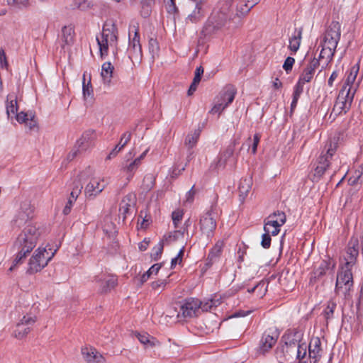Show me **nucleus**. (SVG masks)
Segmentation results:
<instances>
[{
	"mask_svg": "<svg viewBox=\"0 0 363 363\" xmlns=\"http://www.w3.org/2000/svg\"><path fill=\"white\" fill-rule=\"evenodd\" d=\"M40 235V231L36 225L29 223L23 228L22 232L18 236L14 246L18 250L17 257L16 259L18 263L20 260L30 253L35 247L37 240Z\"/></svg>",
	"mask_w": 363,
	"mask_h": 363,
	"instance_id": "nucleus-1",
	"label": "nucleus"
},
{
	"mask_svg": "<svg viewBox=\"0 0 363 363\" xmlns=\"http://www.w3.org/2000/svg\"><path fill=\"white\" fill-rule=\"evenodd\" d=\"M235 18L229 11L228 6L224 4L219 11L213 13L204 26L206 35H211L223 28H230L235 26Z\"/></svg>",
	"mask_w": 363,
	"mask_h": 363,
	"instance_id": "nucleus-2",
	"label": "nucleus"
},
{
	"mask_svg": "<svg viewBox=\"0 0 363 363\" xmlns=\"http://www.w3.org/2000/svg\"><path fill=\"white\" fill-rule=\"evenodd\" d=\"M337 148V142L334 138L328 140L318 159V165L314 169L313 180L319 179L325 173L326 169L330 167V160L335 153Z\"/></svg>",
	"mask_w": 363,
	"mask_h": 363,
	"instance_id": "nucleus-3",
	"label": "nucleus"
},
{
	"mask_svg": "<svg viewBox=\"0 0 363 363\" xmlns=\"http://www.w3.org/2000/svg\"><path fill=\"white\" fill-rule=\"evenodd\" d=\"M117 40L118 29L116 25L112 23H106L103 28L101 37L96 38L101 57H104L108 55V50L109 46H116Z\"/></svg>",
	"mask_w": 363,
	"mask_h": 363,
	"instance_id": "nucleus-4",
	"label": "nucleus"
},
{
	"mask_svg": "<svg viewBox=\"0 0 363 363\" xmlns=\"http://www.w3.org/2000/svg\"><path fill=\"white\" fill-rule=\"evenodd\" d=\"M356 89L351 87H342L330 113L333 119L337 116L346 113L351 108Z\"/></svg>",
	"mask_w": 363,
	"mask_h": 363,
	"instance_id": "nucleus-5",
	"label": "nucleus"
},
{
	"mask_svg": "<svg viewBox=\"0 0 363 363\" xmlns=\"http://www.w3.org/2000/svg\"><path fill=\"white\" fill-rule=\"evenodd\" d=\"M56 250L52 251L51 248L47 250L45 247H38L30 259L28 272H40L52 258Z\"/></svg>",
	"mask_w": 363,
	"mask_h": 363,
	"instance_id": "nucleus-6",
	"label": "nucleus"
},
{
	"mask_svg": "<svg viewBox=\"0 0 363 363\" xmlns=\"http://www.w3.org/2000/svg\"><path fill=\"white\" fill-rule=\"evenodd\" d=\"M359 245L357 239H352L348 244L345 255L340 259L342 272H350L355 270L356 259L359 255Z\"/></svg>",
	"mask_w": 363,
	"mask_h": 363,
	"instance_id": "nucleus-7",
	"label": "nucleus"
},
{
	"mask_svg": "<svg viewBox=\"0 0 363 363\" xmlns=\"http://www.w3.org/2000/svg\"><path fill=\"white\" fill-rule=\"evenodd\" d=\"M225 4L228 6L229 11L235 18V26H238L240 18L247 13L254 6L247 0H226Z\"/></svg>",
	"mask_w": 363,
	"mask_h": 363,
	"instance_id": "nucleus-8",
	"label": "nucleus"
},
{
	"mask_svg": "<svg viewBox=\"0 0 363 363\" xmlns=\"http://www.w3.org/2000/svg\"><path fill=\"white\" fill-rule=\"evenodd\" d=\"M279 333L275 328L267 329L262 335L259 342L258 351L262 354L269 352L272 348L276 345Z\"/></svg>",
	"mask_w": 363,
	"mask_h": 363,
	"instance_id": "nucleus-9",
	"label": "nucleus"
},
{
	"mask_svg": "<svg viewBox=\"0 0 363 363\" xmlns=\"http://www.w3.org/2000/svg\"><path fill=\"white\" fill-rule=\"evenodd\" d=\"M201 301L194 298H186L180 306V311L177 313V317L179 320L182 318H191L197 316L200 310Z\"/></svg>",
	"mask_w": 363,
	"mask_h": 363,
	"instance_id": "nucleus-10",
	"label": "nucleus"
},
{
	"mask_svg": "<svg viewBox=\"0 0 363 363\" xmlns=\"http://www.w3.org/2000/svg\"><path fill=\"white\" fill-rule=\"evenodd\" d=\"M341 36V25L337 21H332L325 30L323 43L330 47L337 48Z\"/></svg>",
	"mask_w": 363,
	"mask_h": 363,
	"instance_id": "nucleus-11",
	"label": "nucleus"
},
{
	"mask_svg": "<svg viewBox=\"0 0 363 363\" xmlns=\"http://www.w3.org/2000/svg\"><path fill=\"white\" fill-rule=\"evenodd\" d=\"M107 183L104 178L94 177L90 179L84 189L85 196L88 199H93L99 195L106 188Z\"/></svg>",
	"mask_w": 363,
	"mask_h": 363,
	"instance_id": "nucleus-12",
	"label": "nucleus"
},
{
	"mask_svg": "<svg viewBox=\"0 0 363 363\" xmlns=\"http://www.w3.org/2000/svg\"><path fill=\"white\" fill-rule=\"evenodd\" d=\"M216 228V213L208 211L200 219V229L208 238H211Z\"/></svg>",
	"mask_w": 363,
	"mask_h": 363,
	"instance_id": "nucleus-13",
	"label": "nucleus"
},
{
	"mask_svg": "<svg viewBox=\"0 0 363 363\" xmlns=\"http://www.w3.org/2000/svg\"><path fill=\"white\" fill-rule=\"evenodd\" d=\"M33 208L29 201H25L21 203L20 210L16 216L14 223L18 227L27 223L29 219L33 217Z\"/></svg>",
	"mask_w": 363,
	"mask_h": 363,
	"instance_id": "nucleus-14",
	"label": "nucleus"
},
{
	"mask_svg": "<svg viewBox=\"0 0 363 363\" xmlns=\"http://www.w3.org/2000/svg\"><path fill=\"white\" fill-rule=\"evenodd\" d=\"M353 286L352 274H337L335 290L346 295Z\"/></svg>",
	"mask_w": 363,
	"mask_h": 363,
	"instance_id": "nucleus-15",
	"label": "nucleus"
},
{
	"mask_svg": "<svg viewBox=\"0 0 363 363\" xmlns=\"http://www.w3.org/2000/svg\"><path fill=\"white\" fill-rule=\"evenodd\" d=\"M135 203L136 196L133 194H128L123 198L120 203L119 212L120 215H122L123 220L133 213Z\"/></svg>",
	"mask_w": 363,
	"mask_h": 363,
	"instance_id": "nucleus-16",
	"label": "nucleus"
},
{
	"mask_svg": "<svg viewBox=\"0 0 363 363\" xmlns=\"http://www.w3.org/2000/svg\"><path fill=\"white\" fill-rule=\"evenodd\" d=\"M96 281L99 283L101 291L106 292L116 285L117 277L113 274H99L96 277Z\"/></svg>",
	"mask_w": 363,
	"mask_h": 363,
	"instance_id": "nucleus-17",
	"label": "nucleus"
},
{
	"mask_svg": "<svg viewBox=\"0 0 363 363\" xmlns=\"http://www.w3.org/2000/svg\"><path fill=\"white\" fill-rule=\"evenodd\" d=\"M319 66V60L313 57L307 65L306 67L303 69L302 74L300 75L298 82H300V83H303V84L306 82H310L314 76L315 69Z\"/></svg>",
	"mask_w": 363,
	"mask_h": 363,
	"instance_id": "nucleus-18",
	"label": "nucleus"
},
{
	"mask_svg": "<svg viewBox=\"0 0 363 363\" xmlns=\"http://www.w3.org/2000/svg\"><path fill=\"white\" fill-rule=\"evenodd\" d=\"M95 138V132L91 130H87L84 132L82 135L81 138L77 141L75 147L79 148V150H81L84 151L93 145Z\"/></svg>",
	"mask_w": 363,
	"mask_h": 363,
	"instance_id": "nucleus-19",
	"label": "nucleus"
},
{
	"mask_svg": "<svg viewBox=\"0 0 363 363\" xmlns=\"http://www.w3.org/2000/svg\"><path fill=\"white\" fill-rule=\"evenodd\" d=\"M128 51L130 58L140 59L142 56L140 35L138 31L135 32L133 39L129 42Z\"/></svg>",
	"mask_w": 363,
	"mask_h": 363,
	"instance_id": "nucleus-20",
	"label": "nucleus"
},
{
	"mask_svg": "<svg viewBox=\"0 0 363 363\" xmlns=\"http://www.w3.org/2000/svg\"><path fill=\"white\" fill-rule=\"evenodd\" d=\"M82 354L88 363H103L104 357L94 348H82Z\"/></svg>",
	"mask_w": 363,
	"mask_h": 363,
	"instance_id": "nucleus-21",
	"label": "nucleus"
},
{
	"mask_svg": "<svg viewBox=\"0 0 363 363\" xmlns=\"http://www.w3.org/2000/svg\"><path fill=\"white\" fill-rule=\"evenodd\" d=\"M321 341L319 337L311 339L308 345V352L310 358L314 359L313 363H318L321 357Z\"/></svg>",
	"mask_w": 363,
	"mask_h": 363,
	"instance_id": "nucleus-22",
	"label": "nucleus"
},
{
	"mask_svg": "<svg viewBox=\"0 0 363 363\" xmlns=\"http://www.w3.org/2000/svg\"><path fill=\"white\" fill-rule=\"evenodd\" d=\"M236 89L232 85H227L218 96L221 101L228 107L230 104L235 96Z\"/></svg>",
	"mask_w": 363,
	"mask_h": 363,
	"instance_id": "nucleus-23",
	"label": "nucleus"
},
{
	"mask_svg": "<svg viewBox=\"0 0 363 363\" xmlns=\"http://www.w3.org/2000/svg\"><path fill=\"white\" fill-rule=\"evenodd\" d=\"M131 139V133L125 132L124 133L120 139L118 144L116 145V147L111 150V152L108 154L106 157V160H111L115 157L118 152H120L123 148L130 142Z\"/></svg>",
	"mask_w": 363,
	"mask_h": 363,
	"instance_id": "nucleus-24",
	"label": "nucleus"
},
{
	"mask_svg": "<svg viewBox=\"0 0 363 363\" xmlns=\"http://www.w3.org/2000/svg\"><path fill=\"white\" fill-rule=\"evenodd\" d=\"M113 69L114 67L110 62H106L102 65L101 77L104 85L108 86L111 85Z\"/></svg>",
	"mask_w": 363,
	"mask_h": 363,
	"instance_id": "nucleus-25",
	"label": "nucleus"
},
{
	"mask_svg": "<svg viewBox=\"0 0 363 363\" xmlns=\"http://www.w3.org/2000/svg\"><path fill=\"white\" fill-rule=\"evenodd\" d=\"M18 104L17 96L15 93H11L7 96L6 113L9 118H13L17 113Z\"/></svg>",
	"mask_w": 363,
	"mask_h": 363,
	"instance_id": "nucleus-26",
	"label": "nucleus"
},
{
	"mask_svg": "<svg viewBox=\"0 0 363 363\" xmlns=\"http://www.w3.org/2000/svg\"><path fill=\"white\" fill-rule=\"evenodd\" d=\"M91 79V74H88L86 72H84L83 74L82 91L83 96L85 99L89 97L92 99L94 96Z\"/></svg>",
	"mask_w": 363,
	"mask_h": 363,
	"instance_id": "nucleus-27",
	"label": "nucleus"
},
{
	"mask_svg": "<svg viewBox=\"0 0 363 363\" xmlns=\"http://www.w3.org/2000/svg\"><path fill=\"white\" fill-rule=\"evenodd\" d=\"M277 215L279 216V220H275L276 215H269L264 221V223H269V226H275L278 229L282 226L286 220V216L282 211H277Z\"/></svg>",
	"mask_w": 363,
	"mask_h": 363,
	"instance_id": "nucleus-28",
	"label": "nucleus"
},
{
	"mask_svg": "<svg viewBox=\"0 0 363 363\" xmlns=\"http://www.w3.org/2000/svg\"><path fill=\"white\" fill-rule=\"evenodd\" d=\"M221 298L218 295H215L213 298L201 301L200 310L202 311H211L213 308H216L221 303Z\"/></svg>",
	"mask_w": 363,
	"mask_h": 363,
	"instance_id": "nucleus-29",
	"label": "nucleus"
},
{
	"mask_svg": "<svg viewBox=\"0 0 363 363\" xmlns=\"http://www.w3.org/2000/svg\"><path fill=\"white\" fill-rule=\"evenodd\" d=\"M140 164H139V159H135L133 161L125 164H123L121 169L127 174V179L130 181L135 171L138 169Z\"/></svg>",
	"mask_w": 363,
	"mask_h": 363,
	"instance_id": "nucleus-30",
	"label": "nucleus"
},
{
	"mask_svg": "<svg viewBox=\"0 0 363 363\" xmlns=\"http://www.w3.org/2000/svg\"><path fill=\"white\" fill-rule=\"evenodd\" d=\"M204 17V10L203 9V6H195V8L194 11L188 15V16L186 18V22L191 23H196L199 21H201Z\"/></svg>",
	"mask_w": 363,
	"mask_h": 363,
	"instance_id": "nucleus-31",
	"label": "nucleus"
},
{
	"mask_svg": "<svg viewBox=\"0 0 363 363\" xmlns=\"http://www.w3.org/2000/svg\"><path fill=\"white\" fill-rule=\"evenodd\" d=\"M13 118H16L17 121L19 123H26L30 129L36 126V121L34 120V116L31 113L28 114L24 112H21L19 113H17Z\"/></svg>",
	"mask_w": 363,
	"mask_h": 363,
	"instance_id": "nucleus-32",
	"label": "nucleus"
},
{
	"mask_svg": "<svg viewBox=\"0 0 363 363\" xmlns=\"http://www.w3.org/2000/svg\"><path fill=\"white\" fill-rule=\"evenodd\" d=\"M336 48L328 46L326 44L323 43V48L319 55L320 59H325L326 66L332 61L334 54L335 52Z\"/></svg>",
	"mask_w": 363,
	"mask_h": 363,
	"instance_id": "nucleus-33",
	"label": "nucleus"
},
{
	"mask_svg": "<svg viewBox=\"0 0 363 363\" xmlns=\"http://www.w3.org/2000/svg\"><path fill=\"white\" fill-rule=\"evenodd\" d=\"M302 37V29L296 30L294 35L289 39V48L293 52H296L299 49Z\"/></svg>",
	"mask_w": 363,
	"mask_h": 363,
	"instance_id": "nucleus-34",
	"label": "nucleus"
},
{
	"mask_svg": "<svg viewBox=\"0 0 363 363\" xmlns=\"http://www.w3.org/2000/svg\"><path fill=\"white\" fill-rule=\"evenodd\" d=\"M252 180L251 177H245L240 179L238 189L240 196L244 199L251 189Z\"/></svg>",
	"mask_w": 363,
	"mask_h": 363,
	"instance_id": "nucleus-35",
	"label": "nucleus"
},
{
	"mask_svg": "<svg viewBox=\"0 0 363 363\" xmlns=\"http://www.w3.org/2000/svg\"><path fill=\"white\" fill-rule=\"evenodd\" d=\"M358 71H359V65L357 64V65L353 66L350 69V73L347 75L345 82L344 85L342 86V87L347 86V87H351L352 89H356V87L354 86V82L356 79Z\"/></svg>",
	"mask_w": 363,
	"mask_h": 363,
	"instance_id": "nucleus-36",
	"label": "nucleus"
},
{
	"mask_svg": "<svg viewBox=\"0 0 363 363\" xmlns=\"http://www.w3.org/2000/svg\"><path fill=\"white\" fill-rule=\"evenodd\" d=\"M201 130L199 129L195 130L194 133H189L186 135L184 144L188 148L191 149L196 146L200 136Z\"/></svg>",
	"mask_w": 363,
	"mask_h": 363,
	"instance_id": "nucleus-37",
	"label": "nucleus"
},
{
	"mask_svg": "<svg viewBox=\"0 0 363 363\" xmlns=\"http://www.w3.org/2000/svg\"><path fill=\"white\" fill-rule=\"evenodd\" d=\"M284 338L285 339V344L289 347H297L299 342V335L296 332H289L286 333Z\"/></svg>",
	"mask_w": 363,
	"mask_h": 363,
	"instance_id": "nucleus-38",
	"label": "nucleus"
},
{
	"mask_svg": "<svg viewBox=\"0 0 363 363\" xmlns=\"http://www.w3.org/2000/svg\"><path fill=\"white\" fill-rule=\"evenodd\" d=\"M74 30L69 26H64L62 29V40L65 45H70L73 43Z\"/></svg>",
	"mask_w": 363,
	"mask_h": 363,
	"instance_id": "nucleus-39",
	"label": "nucleus"
},
{
	"mask_svg": "<svg viewBox=\"0 0 363 363\" xmlns=\"http://www.w3.org/2000/svg\"><path fill=\"white\" fill-rule=\"evenodd\" d=\"M335 266V261L328 257L326 259H323L318 266V270L319 272H325V271H333Z\"/></svg>",
	"mask_w": 363,
	"mask_h": 363,
	"instance_id": "nucleus-40",
	"label": "nucleus"
},
{
	"mask_svg": "<svg viewBox=\"0 0 363 363\" xmlns=\"http://www.w3.org/2000/svg\"><path fill=\"white\" fill-rule=\"evenodd\" d=\"M223 245L221 243H216L215 246L210 251L208 260L209 262L212 263L215 262L221 255Z\"/></svg>",
	"mask_w": 363,
	"mask_h": 363,
	"instance_id": "nucleus-41",
	"label": "nucleus"
},
{
	"mask_svg": "<svg viewBox=\"0 0 363 363\" xmlns=\"http://www.w3.org/2000/svg\"><path fill=\"white\" fill-rule=\"evenodd\" d=\"M303 91V84L300 83V82L298 81L297 84H296L294 87V91L293 94V100L291 104V108L293 110L297 104L298 100L301 94V93Z\"/></svg>",
	"mask_w": 363,
	"mask_h": 363,
	"instance_id": "nucleus-42",
	"label": "nucleus"
},
{
	"mask_svg": "<svg viewBox=\"0 0 363 363\" xmlns=\"http://www.w3.org/2000/svg\"><path fill=\"white\" fill-rule=\"evenodd\" d=\"M30 327H26V325L23 323H17L16 325V329L13 331L14 336L18 339H21L25 337L30 332Z\"/></svg>",
	"mask_w": 363,
	"mask_h": 363,
	"instance_id": "nucleus-43",
	"label": "nucleus"
},
{
	"mask_svg": "<svg viewBox=\"0 0 363 363\" xmlns=\"http://www.w3.org/2000/svg\"><path fill=\"white\" fill-rule=\"evenodd\" d=\"M155 184V178L152 174H146L143 181L142 188L144 191H148L151 190Z\"/></svg>",
	"mask_w": 363,
	"mask_h": 363,
	"instance_id": "nucleus-44",
	"label": "nucleus"
},
{
	"mask_svg": "<svg viewBox=\"0 0 363 363\" xmlns=\"http://www.w3.org/2000/svg\"><path fill=\"white\" fill-rule=\"evenodd\" d=\"M90 171H91V169L89 168L87 172H81L78 175L77 179H75L73 182V186H72L73 189H78V190L82 191V189H83L82 180L84 179L86 177H87L89 176Z\"/></svg>",
	"mask_w": 363,
	"mask_h": 363,
	"instance_id": "nucleus-45",
	"label": "nucleus"
},
{
	"mask_svg": "<svg viewBox=\"0 0 363 363\" xmlns=\"http://www.w3.org/2000/svg\"><path fill=\"white\" fill-rule=\"evenodd\" d=\"M155 4V0H142V16L145 18L150 14L152 6Z\"/></svg>",
	"mask_w": 363,
	"mask_h": 363,
	"instance_id": "nucleus-46",
	"label": "nucleus"
},
{
	"mask_svg": "<svg viewBox=\"0 0 363 363\" xmlns=\"http://www.w3.org/2000/svg\"><path fill=\"white\" fill-rule=\"evenodd\" d=\"M164 249L163 240H160L152 250L151 257L157 260L160 257Z\"/></svg>",
	"mask_w": 363,
	"mask_h": 363,
	"instance_id": "nucleus-47",
	"label": "nucleus"
},
{
	"mask_svg": "<svg viewBox=\"0 0 363 363\" xmlns=\"http://www.w3.org/2000/svg\"><path fill=\"white\" fill-rule=\"evenodd\" d=\"M225 108H227V106L223 104V101H221L219 99L217 98L215 104L213 105L212 108L209 111V113L220 114Z\"/></svg>",
	"mask_w": 363,
	"mask_h": 363,
	"instance_id": "nucleus-48",
	"label": "nucleus"
},
{
	"mask_svg": "<svg viewBox=\"0 0 363 363\" xmlns=\"http://www.w3.org/2000/svg\"><path fill=\"white\" fill-rule=\"evenodd\" d=\"M148 45L149 50L152 54V57H154L155 55H157L160 50V47L157 40L155 38H150L149 40Z\"/></svg>",
	"mask_w": 363,
	"mask_h": 363,
	"instance_id": "nucleus-49",
	"label": "nucleus"
},
{
	"mask_svg": "<svg viewBox=\"0 0 363 363\" xmlns=\"http://www.w3.org/2000/svg\"><path fill=\"white\" fill-rule=\"evenodd\" d=\"M35 321L36 317L35 315L27 314L23 315L18 323H23V325H25L26 327H30V328L31 326L35 323Z\"/></svg>",
	"mask_w": 363,
	"mask_h": 363,
	"instance_id": "nucleus-50",
	"label": "nucleus"
},
{
	"mask_svg": "<svg viewBox=\"0 0 363 363\" xmlns=\"http://www.w3.org/2000/svg\"><path fill=\"white\" fill-rule=\"evenodd\" d=\"M307 354V345L305 343L298 344L297 347V358L299 360H303Z\"/></svg>",
	"mask_w": 363,
	"mask_h": 363,
	"instance_id": "nucleus-51",
	"label": "nucleus"
},
{
	"mask_svg": "<svg viewBox=\"0 0 363 363\" xmlns=\"http://www.w3.org/2000/svg\"><path fill=\"white\" fill-rule=\"evenodd\" d=\"M152 274H138L134 277V281L137 285H142L147 281Z\"/></svg>",
	"mask_w": 363,
	"mask_h": 363,
	"instance_id": "nucleus-52",
	"label": "nucleus"
},
{
	"mask_svg": "<svg viewBox=\"0 0 363 363\" xmlns=\"http://www.w3.org/2000/svg\"><path fill=\"white\" fill-rule=\"evenodd\" d=\"M9 5L14 6L18 8H26L28 6V0H7Z\"/></svg>",
	"mask_w": 363,
	"mask_h": 363,
	"instance_id": "nucleus-53",
	"label": "nucleus"
},
{
	"mask_svg": "<svg viewBox=\"0 0 363 363\" xmlns=\"http://www.w3.org/2000/svg\"><path fill=\"white\" fill-rule=\"evenodd\" d=\"M335 308V303L333 301L328 303L327 308L324 311V314L326 319H329L333 316Z\"/></svg>",
	"mask_w": 363,
	"mask_h": 363,
	"instance_id": "nucleus-54",
	"label": "nucleus"
},
{
	"mask_svg": "<svg viewBox=\"0 0 363 363\" xmlns=\"http://www.w3.org/2000/svg\"><path fill=\"white\" fill-rule=\"evenodd\" d=\"M183 217V212L180 210L174 211L172 212V218L175 228H177L178 223L181 221Z\"/></svg>",
	"mask_w": 363,
	"mask_h": 363,
	"instance_id": "nucleus-55",
	"label": "nucleus"
},
{
	"mask_svg": "<svg viewBox=\"0 0 363 363\" xmlns=\"http://www.w3.org/2000/svg\"><path fill=\"white\" fill-rule=\"evenodd\" d=\"M295 62V60L292 57H288L283 65V69L289 73L290 71H291L293 65Z\"/></svg>",
	"mask_w": 363,
	"mask_h": 363,
	"instance_id": "nucleus-56",
	"label": "nucleus"
},
{
	"mask_svg": "<svg viewBox=\"0 0 363 363\" xmlns=\"http://www.w3.org/2000/svg\"><path fill=\"white\" fill-rule=\"evenodd\" d=\"M184 249H181L179 253L177 254V257L172 259L170 267L171 269H174L177 264H181L182 260V256L184 255Z\"/></svg>",
	"mask_w": 363,
	"mask_h": 363,
	"instance_id": "nucleus-57",
	"label": "nucleus"
},
{
	"mask_svg": "<svg viewBox=\"0 0 363 363\" xmlns=\"http://www.w3.org/2000/svg\"><path fill=\"white\" fill-rule=\"evenodd\" d=\"M264 230L266 233L272 235H277L279 234L280 229H278L275 226H269V223H264Z\"/></svg>",
	"mask_w": 363,
	"mask_h": 363,
	"instance_id": "nucleus-58",
	"label": "nucleus"
},
{
	"mask_svg": "<svg viewBox=\"0 0 363 363\" xmlns=\"http://www.w3.org/2000/svg\"><path fill=\"white\" fill-rule=\"evenodd\" d=\"M271 240H271L270 235L265 233L264 234L262 235V242H261L262 246L265 249L269 248L271 245Z\"/></svg>",
	"mask_w": 363,
	"mask_h": 363,
	"instance_id": "nucleus-59",
	"label": "nucleus"
},
{
	"mask_svg": "<svg viewBox=\"0 0 363 363\" xmlns=\"http://www.w3.org/2000/svg\"><path fill=\"white\" fill-rule=\"evenodd\" d=\"M245 255L246 250L239 248V250L237 252V260L238 262V269H242L241 263L244 261V257Z\"/></svg>",
	"mask_w": 363,
	"mask_h": 363,
	"instance_id": "nucleus-60",
	"label": "nucleus"
},
{
	"mask_svg": "<svg viewBox=\"0 0 363 363\" xmlns=\"http://www.w3.org/2000/svg\"><path fill=\"white\" fill-rule=\"evenodd\" d=\"M75 201L76 200L74 199H72L70 197L68 199L67 203L63 209V213L65 215H67L70 213L71 208Z\"/></svg>",
	"mask_w": 363,
	"mask_h": 363,
	"instance_id": "nucleus-61",
	"label": "nucleus"
},
{
	"mask_svg": "<svg viewBox=\"0 0 363 363\" xmlns=\"http://www.w3.org/2000/svg\"><path fill=\"white\" fill-rule=\"evenodd\" d=\"M233 155V150L231 149L228 150L221 157L218 162L220 166H224L227 157H230Z\"/></svg>",
	"mask_w": 363,
	"mask_h": 363,
	"instance_id": "nucleus-62",
	"label": "nucleus"
},
{
	"mask_svg": "<svg viewBox=\"0 0 363 363\" xmlns=\"http://www.w3.org/2000/svg\"><path fill=\"white\" fill-rule=\"evenodd\" d=\"M167 10L169 13H174L178 11L176 6L175 0H169L167 5Z\"/></svg>",
	"mask_w": 363,
	"mask_h": 363,
	"instance_id": "nucleus-63",
	"label": "nucleus"
},
{
	"mask_svg": "<svg viewBox=\"0 0 363 363\" xmlns=\"http://www.w3.org/2000/svg\"><path fill=\"white\" fill-rule=\"evenodd\" d=\"M259 140H260V135L257 133L255 134L254 138H253V143L251 147L252 152L253 154H255L257 152V145L259 144Z\"/></svg>",
	"mask_w": 363,
	"mask_h": 363,
	"instance_id": "nucleus-64",
	"label": "nucleus"
}]
</instances>
